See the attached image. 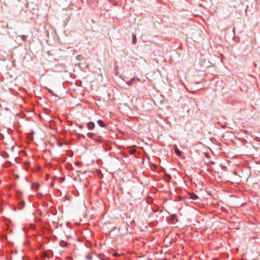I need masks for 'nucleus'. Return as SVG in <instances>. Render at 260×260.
<instances>
[{
	"mask_svg": "<svg viewBox=\"0 0 260 260\" xmlns=\"http://www.w3.org/2000/svg\"><path fill=\"white\" fill-rule=\"evenodd\" d=\"M97 122L100 126H101V127L105 126V124L103 120L99 119L98 120Z\"/></svg>",
	"mask_w": 260,
	"mask_h": 260,
	"instance_id": "3",
	"label": "nucleus"
},
{
	"mask_svg": "<svg viewBox=\"0 0 260 260\" xmlns=\"http://www.w3.org/2000/svg\"><path fill=\"white\" fill-rule=\"evenodd\" d=\"M133 44H135L137 42L136 36L135 34H133Z\"/></svg>",
	"mask_w": 260,
	"mask_h": 260,
	"instance_id": "5",
	"label": "nucleus"
},
{
	"mask_svg": "<svg viewBox=\"0 0 260 260\" xmlns=\"http://www.w3.org/2000/svg\"><path fill=\"white\" fill-rule=\"evenodd\" d=\"M60 245L61 247H66L67 245V243L64 241H61L60 242Z\"/></svg>",
	"mask_w": 260,
	"mask_h": 260,
	"instance_id": "6",
	"label": "nucleus"
},
{
	"mask_svg": "<svg viewBox=\"0 0 260 260\" xmlns=\"http://www.w3.org/2000/svg\"><path fill=\"white\" fill-rule=\"evenodd\" d=\"M93 134L92 133H88V136L89 138H91Z\"/></svg>",
	"mask_w": 260,
	"mask_h": 260,
	"instance_id": "7",
	"label": "nucleus"
},
{
	"mask_svg": "<svg viewBox=\"0 0 260 260\" xmlns=\"http://www.w3.org/2000/svg\"><path fill=\"white\" fill-rule=\"evenodd\" d=\"M87 126L89 130H91L94 128L95 125L93 122H89L87 123Z\"/></svg>",
	"mask_w": 260,
	"mask_h": 260,
	"instance_id": "1",
	"label": "nucleus"
},
{
	"mask_svg": "<svg viewBox=\"0 0 260 260\" xmlns=\"http://www.w3.org/2000/svg\"><path fill=\"white\" fill-rule=\"evenodd\" d=\"M189 194L190 198L192 200H196L198 198V197L193 193H190Z\"/></svg>",
	"mask_w": 260,
	"mask_h": 260,
	"instance_id": "2",
	"label": "nucleus"
},
{
	"mask_svg": "<svg viewBox=\"0 0 260 260\" xmlns=\"http://www.w3.org/2000/svg\"><path fill=\"white\" fill-rule=\"evenodd\" d=\"M174 149H175V153H176V154L177 155L180 156L181 155V152L179 150L178 148H177V147H175Z\"/></svg>",
	"mask_w": 260,
	"mask_h": 260,
	"instance_id": "4",
	"label": "nucleus"
}]
</instances>
